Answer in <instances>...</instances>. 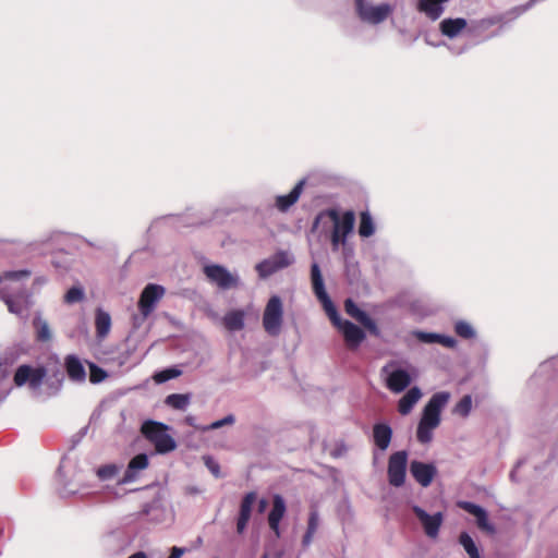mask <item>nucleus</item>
I'll return each instance as SVG.
<instances>
[{
	"label": "nucleus",
	"instance_id": "obj_1",
	"mask_svg": "<svg viewBox=\"0 0 558 558\" xmlns=\"http://www.w3.org/2000/svg\"><path fill=\"white\" fill-rule=\"evenodd\" d=\"M355 215L351 210L340 214L337 209H327L320 213L315 220L314 226L322 225L323 230L330 232V243L333 252L338 251L340 245L345 246L347 238L353 232Z\"/></svg>",
	"mask_w": 558,
	"mask_h": 558
},
{
	"label": "nucleus",
	"instance_id": "obj_2",
	"mask_svg": "<svg viewBox=\"0 0 558 558\" xmlns=\"http://www.w3.org/2000/svg\"><path fill=\"white\" fill-rule=\"evenodd\" d=\"M450 400L448 391H439L432 396L423 409L422 417L417 426L416 437L422 444H427L433 438V430L440 424V413Z\"/></svg>",
	"mask_w": 558,
	"mask_h": 558
},
{
	"label": "nucleus",
	"instance_id": "obj_3",
	"mask_svg": "<svg viewBox=\"0 0 558 558\" xmlns=\"http://www.w3.org/2000/svg\"><path fill=\"white\" fill-rule=\"evenodd\" d=\"M170 427L161 422L148 420L142 424L141 433L154 445L157 453L166 454L177 448V441L169 434Z\"/></svg>",
	"mask_w": 558,
	"mask_h": 558
},
{
	"label": "nucleus",
	"instance_id": "obj_4",
	"mask_svg": "<svg viewBox=\"0 0 558 558\" xmlns=\"http://www.w3.org/2000/svg\"><path fill=\"white\" fill-rule=\"evenodd\" d=\"M166 289L156 283H148L142 291L137 303L142 317H134L135 327L141 324L154 312L159 301L163 298Z\"/></svg>",
	"mask_w": 558,
	"mask_h": 558
},
{
	"label": "nucleus",
	"instance_id": "obj_5",
	"mask_svg": "<svg viewBox=\"0 0 558 558\" xmlns=\"http://www.w3.org/2000/svg\"><path fill=\"white\" fill-rule=\"evenodd\" d=\"M283 323V304L278 295H272L264 310L263 327L265 331L272 337L281 332Z\"/></svg>",
	"mask_w": 558,
	"mask_h": 558
},
{
	"label": "nucleus",
	"instance_id": "obj_6",
	"mask_svg": "<svg viewBox=\"0 0 558 558\" xmlns=\"http://www.w3.org/2000/svg\"><path fill=\"white\" fill-rule=\"evenodd\" d=\"M355 8L359 17L373 25L383 23L393 12V7L387 2L373 4L366 0H355Z\"/></svg>",
	"mask_w": 558,
	"mask_h": 558
},
{
	"label": "nucleus",
	"instance_id": "obj_7",
	"mask_svg": "<svg viewBox=\"0 0 558 558\" xmlns=\"http://www.w3.org/2000/svg\"><path fill=\"white\" fill-rule=\"evenodd\" d=\"M331 323L342 333L344 342L350 350H356L365 339V332L355 324L342 320L335 308V315L327 314Z\"/></svg>",
	"mask_w": 558,
	"mask_h": 558
},
{
	"label": "nucleus",
	"instance_id": "obj_8",
	"mask_svg": "<svg viewBox=\"0 0 558 558\" xmlns=\"http://www.w3.org/2000/svg\"><path fill=\"white\" fill-rule=\"evenodd\" d=\"M294 263V256L288 251H278L270 257L262 260L255 266L258 276L263 279L284 269Z\"/></svg>",
	"mask_w": 558,
	"mask_h": 558
},
{
	"label": "nucleus",
	"instance_id": "obj_9",
	"mask_svg": "<svg viewBox=\"0 0 558 558\" xmlns=\"http://www.w3.org/2000/svg\"><path fill=\"white\" fill-rule=\"evenodd\" d=\"M408 452L400 450L392 453L388 460V482L393 487H401L405 482Z\"/></svg>",
	"mask_w": 558,
	"mask_h": 558
},
{
	"label": "nucleus",
	"instance_id": "obj_10",
	"mask_svg": "<svg viewBox=\"0 0 558 558\" xmlns=\"http://www.w3.org/2000/svg\"><path fill=\"white\" fill-rule=\"evenodd\" d=\"M204 272L208 280L222 290L236 288L240 284V278L236 274L230 272L220 265H208L204 267Z\"/></svg>",
	"mask_w": 558,
	"mask_h": 558
},
{
	"label": "nucleus",
	"instance_id": "obj_11",
	"mask_svg": "<svg viewBox=\"0 0 558 558\" xmlns=\"http://www.w3.org/2000/svg\"><path fill=\"white\" fill-rule=\"evenodd\" d=\"M412 511L420 521L425 535L430 539H436L444 523V514L441 512L429 514L418 506H413Z\"/></svg>",
	"mask_w": 558,
	"mask_h": 558
},
{
	"label": "nucleus",
	"instance_id": "obj_12",
	"mask_svg": "<svg viewBox=\"0 0 558 558\" xmlns=\"http://www.w3.org/2000/svg\"><path fill=\"white\" fill-rule=\"evenodd\" d=\"M47 375L44 367L33 368L28 365H21L14 375V383L21 387L28 383V386L33 390H37L43 385V381Z\"/></svg>",
	"mask_w": 558,
	"mask_h": 558
},
{
	"label": "nucleus",
	"instance_id": "obj_13",
	"mask_svg": "<svg viewBox=\"0 0 558 558\" xmlns=\"http://www.w3.org/2000/svg\"><path fill=\"white\" fill-rule=\"evenodd\" d=\"M0 298L7 304L10 313L22 318L27 317V312L32 305L31 298L25 292L12 295L5 287L0 290Z\"/></svg>",
	"mask_w": 558,
	"mask_h": 558
},
{
	"label": "nucleus",
	"instance_id": "obj_14",
	"mask_svg": "<svg viewBox=\"0 0 558 558\" xmlns=\"http://www.w3.org/2000/svg\"><path fill=\"white\" fill-rule=\"evenodd\" d=\"M311 280L313 291L316 298L322 303L326 314L335 315V305L332 304L329 295L326 292L323 275L317 263H313L311 267Z\"/></svg>",
	"mask_w": 558,
	"mask_h": 558
},
{
	"label": "nucleus",
	"instance_id": "obj_15",
	"mask_svg": "<svg viewBox=\"0 0 558 558\" xmlns=\"http://www.w3.org/2000/svg\"><path fill=\"white\" fill-rule=\"evenodd\" d=\"M393 363L387 364L383 367V373L387 374L386 386L387 388L399 393L403 391L411 383L410 374L402 368L391 369Z\"/></svg>",
	"mask_w": 558,
	"mask_h": 558
},
{
	"label": "nucleus",
	"instance_id": "obj_16",
	"mask_svg": "<svg viewBox=\"0 0 558 558\" xmlns=\"http://www.w3.org/2000/svg\"><path fill=\"white\" fill-rule=\"evenodd\" d=\"M410 473L421 486L427 487L437 474V469L433 463L413 460L410 463Z\"/></svg>",
	"mask_w": 558,
	"mask_h": 558
},
{
	"label": "nucleus",
	"instance_id": "obj_17",
	"mask_svg": "<svg viewBox=\"0 0 558 558\" xmlns=\"http://www.w3.org/2000/svg\"><path fill=\"white\" fill-rule=\"evenodd\" d=\"M459 506L464 511L476 518V524L481 530L490 534L495 533V526L489 522L487 512L484 508L470 501H462Z\"/></svg>",
	"mask_w": 558,
	"mask_h": 558
},
{
	"label": "nucleus",
	"instance_id": "obj_18",
	"mask_svg": "<svg viewBox=\"0 0 558 558\" xmlns=\"http://www.w3.org/2000/svg\"><path fill=\"white\" fill-rule=\"evenodd\" d=\"M286 501L280 495H275L272 500V509L268 514V523L271 531L277 537L280 536L279 524L286 513Z\"/></svg>",
	"mask_w": 558,
	"mask_h": 558
},
{
	"label": "nucleus",
	"instance_id": "obj_19",
	"mask_svg": "<svg viewBox=\"0 0 558 558\" xmlns=\"http://www.w3.org/2000/svg\"><path fill=\"white\" fill-rule=\"evenodd\" d=\"M306 181L305 179L300 180L295 186L291 190V192L287 195H278L275 201V206L281 213H286L293 206L300 198L304 185Z\"/></svg>",
	"mask_w": 558,
	"mask_h": 558
},
{
	"label": "nucleus",
	"instance_id": "obj_20",
	"mask_svg": "<svg viewBox=\"0 0 558 558\" xmlns=\"http://www.w3.org/2000/svg\"><path fill=\"white\" fill-rule=\"evenodd\" d=\"M256 501V494L254 492L245 494L240 505V512L236 522V531L242 534L251 519L252 508Z\"/></svg>",
	"mask_w": 558,
	"mask_h": 558
},
{
	"label": "nucleus",
	"instance_id": "obj_21",
	"mask_svg": "<svg viewBox=\"0 0 558 558\" xmlns=\"http://www.w3.org/2000/svg\"><path fill=\"white\" fill-rule=\"evenodd\" d=\"M149 464L148 457L145 453L135 456L128 464V469L120 480V484H129L137 478V473L145 470Z\"/></svg>",
	"mask_w": 558,
	"mask_h": 558
},
{
	"label": "nucleus",
	"instance_id": "obj_22",
	"mask_svg": "<svg viewBox=\"0 0 558 558\" xmlns=\"http://www.w3.org/2000/svg\"><path fill=\"white\" fill-rule=\"evenodd\" d=\"M449 0H418L417 10L430 21H437L445 12Z\"/></svg>",
	"mask_w": 558,
	"mask_h": 558
},
{
	"label": "nucleus",
	"instance_id": "obj_23",
	"mask_svg": "<svg viewBox=\"0 0 558 558\" xmlns=\"http://www.w3.org/2000/svg\"><path fill=\"white\" fill-rule=\"evenodd\" d=\"M246 312L244 310H231L222 317L223 327L230 331H240L245 326Z\"/></svg>",
	"mask_w": 558,
	"mask_h": 558
},
{
	"label": "nucleus",
	"instance_id": "obj_24",
	"mask_svg": "<svg viewBox=\"0 0 558 558\" xmlns=\"http://www.w3.org/2000/svg\"><path fill=\"white\" fill-rule=\"evenodd\" d=\"M65 369L69 378L76 383H83L86 378V371L81 360L75 355L65 357Z\"/></svg>",
	"mask_w": 558,
	"mask_h": 558
},
{
	"label": "nucleus",
	"instance_id": "obj_25",
	"mask_svg": "<svg viewBox=\"0 0 558 558\" xmlns=\"http://www.w3.org/2000/svg\"><path fill=\"white\" fill-rule=\"evenodd\" d=\"M466 20L462 17L445 19L439 24V31L444 36L454 38L466 27Z\"/></svg>",
	"mask_w": 558,
	"mask_h": 558
},
{
	"label": "nucleus",
	"instance_id": "obj_26",
	"mask_svg": "<svg viewBox=\"0 0 558 558\" xmlns=\"http://www.w3.org/2000/svg\"><path fill=\"white\" fill-rule=\"evenodd\" d=\"M392 429L388 424L378 423L373 427V438L375 445L381 450L385 451L391 441Z\"/></svg>",
	"mask_w": 558,
	"mask_h": 558
},
{
	"label": "nucleus",
	"instance_id": "obj_27",
	"mask_svg": "<svg viewBox=\"0 0 558 558\" xmlns=\"http://www.w3.org/2000/svg\"><path fill=\"white\" fill-rule=\"evenodd\" d=\"M422 397V391L418 387H412L408 392L399 400L398 411L402 415L409 414L413 407L418 402Z\"/></svg>",
	"mask_w": 558,
	"mask_h": 558
},
{
	"label": "nucleus",
	"instance_id": "obj_28",
	"mask_svg": "<svg viewBox=\"0 0 558 558\" xmlns=\"http://www.w3.org/2000/svg\"><path fill=\"white\" fill-rule=\"evenodd\" d=\"M95 326L97 337L102 339L105 338L111 328V317L108 312H105L101 308H97L96 317H95Z\"/></svg>",
	"mask_w": 558,
	"mask_h": 558
},
{
	"label": "nucleus",
	"instance_id": "obj_29",
	"mask_svg": "<svg viewBox=\"0 0 558 558\" xmlns=\"http://www.w3.org/2000/svg\"><path fill=\"white\" fill-rule=\"evenodd\" d=\"M33 325L36 330L37 340L41 342H48L51 340L52 333L49 324L46 319L43 318L40 313H37L34 317Z\"/></svg>",
	"mask_w": 558,
	"mask_h": 558
},
{
	"label": "nucleus",
	"instance_id": "obj_30",
	"mask_svg": "<svg viewBox=\"0 0 558 558\" xmlns=\"http://www.w3.org/2000/svg\"><path fill=\"white\" fill-rule=\"evenodd\" d=\"M319 523L320 520L317 510H311L308 515L307 529L302 539V544L304 547L311 545L313 537L319 527Z\"/></svg>",
	"mask_w": 558,
	"mask_h": 558
},
{
	"label": "nucleus",
	"instance_id": "obj_31",
	"mask_svg": "<svg viewBox=\"0 0 558 558\" xmlns=\"http://www.w3.org/2000/svg\"><path fill=\"white\" fill-rule=\"evenodd\" d=\"M375 233V223L373 218L368 211L361 213L360 216V225H359V234L362 238H369Z\"/></svg>",
	"mask_w": 558,
	"mask_h": 558
},
{
	"label": "nucleus",
	"instance_id": "obj_32",
	"mask_svg": "<svg viewBox=\"0 0 558 558\" xmlns=\"http://www.w3.org/2000/svg\"><path fill=\"white\" fill-rule=\"evenodd\" d=\"M165 403L175 410H185L190 404V396L172 393L167 396Z\"/></svg>",
	"mask_w": 558,
	"mask_h": 558
},
{
	"label": "nucleus",
	"instance_id": "obj_33",
	"mask_svg": "<svg viewBox=\"0 0 558 558\" xmlns=\"http://www.w3.org/2000/svg\"><path fill=\"white\" fill-rule=\"evenodd\" d=\"M459 543L464 548L470 558H481L475 542L466 532H462L460 534Z\"/></svg>",
	"mask_w": 558,
	"mask_h": 558
},
{
	"label": "nucleus",
	"instance_id": "obj_34",
	"mask_svg": "<svg viewBox=\"0 0 558 558\" xmlns=\"http://www.w3.org/2000/svg\"><path fill=\"white\" fill-rule=\"evenodd\" d=\"M454 332L463 339H473L476 336L474 327L466 320L460 319L454 323Z\"/></svg>",
	"mask_w": 558,
	"mask_h": 558
},
{
	"label": "nucleus",
	"instance_id": "obj_35",
	"mask_svg": "<svg viewBox=\"0 0 558 558\" xmlns=\"http://www.w3.org/2000/svg\"><path fill=\"white\" fill-rule=\"evenodd\" d=\"M355 320L359 322L364 328H366L373 336H379L380 331L377 327V324L369 317L366 312L362 311L359 313Z\"/></svg>",
	"mask_w": 558,
	"mask_h": 558
},
{
	"label": "nucleus",
	"instance_id": "obj_36",
	"mask_svg": "<svg viewBox=\"0 0 558 558\" xmlns=\"http://www.w3.org/2000/svg\"><path fill=\"white\" fill-rule=\"evenodd\" d=\"M181 375V371L175 367L166 368L154 374L153 378L156 384H163L170 379Z\"/></svg>",
	"mask_w": 558,
	"mask_h": 558
},
{
	"label": "nucleus",
	"instance_id": "obj_37",
	"mask_svg": "<svg viewBox=\"0 0 558 558\" xmlns=\"http://www.w3.org/2000/svg\"><path fill=\"white\" fill-rule=\"evenodd\" d=\"M120 468L117 464H106L97 469L96 474L101 481H110L117 476Z\"/></svg>",
	"mask_w": 558,
	"mask_h": 558
},
{
	"label": "nucleus",
	"instance_id": "obj_38",
	"mask_svg": "<svg viewBox=\"0 0 558 558\" xmlns=\"http://www.w3.org/2000/svg\"><path fill=\"white\" fill-rule=\"evenodd\" d=\"M85 298V291L80 286H74L68 290L64 295V302L68 304H74L83 301Z\"/></svg>",
	"mask_w": 558,
	"mask_h": 558
},
{
	"label": "nucleus",
	"instance_id": "obj_39",
	"mask_svg": "<svg viewBox=\"0 0 558 558\" xmlns=\"http://www.w3.org/2000/svg\"><path fill=\"white\" fill-rule=\"evenodd\" d=\"M472 410V397L465 395L454 407L453 413L466 417Z\"/></svg>",
	"mask_w": 558,
	"mask_h": 558
},
{
	"label": "nucleus",
	"instance_id": "obj_40",
	"mask_svg": "<svg viewBox=\"0 0 558 558\" xmlns=\"http://www.w3.org/2000/svg\"><path fill=\"white\" fill-rule=\"evenodd\" d=\"M31 276V271L27 270V269H22V270H11V271H5L3 274V278L5 280H11V281H21V280H25V279H28Z\"/></svg>",
	"mask_w": 558,
	"mask_h": 558
},
{
	"label": "nucleus",
	"instance_id": "obj_41",
	"mask_svg": "<svg viewBox=\"0 0 558 558\" xmlns=\"http://www.w3.org/2000/svg\"><path fill=\"white\" fill-rule=\"evenodd\" d=\"M107 377L106 372L95 364H90L89 380L93 384H98Z\"/></svg>",
	"mask_w": 558,
	"mask_h": 558
},
{
	"label": "nucleus",
	"instance_id": "obj_42",
	"mask_svg": "<svg viewBox=\"0 0 558 558\" xmlns=\"http://www.w3.org/2000/svg\"><path fill=\"white\" fill-rule=\"evenodd\" d=\"M203 461L206 468L215 477H220V465L213 457L204 456Z\"/></svg>",
	"mask_w": 558,
	"mask_h": 558
},
{
	"label": "nucleus",
	"instance_id": "obj_43",
	"mask_svg": "<svg viewBox=\"0 0 558 558\" xmlns=\"http://www.w3.org/2000/svg\"><path fill=\"white\" fill-rule=\"evenodd\" d=\"M234 423V416L233 415H227L221 420L213 422L208 426H204L201 429L202 430H209V429H218L227 424H233Z\"/></svg>",
	"mask_w": 558,
	"mask_h": 558
},
{
	"label": "nucleus",
	"instance_id": "obj_44",
	"mask_svg": "<svg viewBox=\"0 0 558 558\" xmlns=\"http://www.w3.org/2000/svg\"><path fill=\"white\" fill-rule=\"evenodd\" d=\"M414 336L421 342H424V343H437L438 333L425 332V331H414Z\"/></svg>",
	"mask_w": 558,
	"mask_h": 558
},
{
	"label": "nucleus",
	"instance_id": "obj_45",
	"mask_svg": "<svg viewBox=\"0 0 558 558\" xmlns=\"http://www.w3.org/2000/svg\"><path fill=\"white\" fill-rule=\"evenodd\" d=\"M537 1L538 0H530L526 4H524L522 7H517V8L512 9L511 11H509L507 14L510 15L511 20H514L518 16H520L522 13H524L525 11L531 9Z\"/></svg>",
	"mask_w": 558,
	"mask_h": 558
},
{
	"label": "nucleus",
	"instance_id": "obj_46",
	"mask_svg": "<svg viewBox=\"0 0 558 558\" xmlns=\"http://www.w3.org/2000/svg\"><path fill=\"white\" fill-rule=\"evenodd\" d=\"M344 308H345L347 314L350 315L354 319L356 318L359 313L362 312V310L359 308V306L350 299L345 301Z\"/></svg>",
	"mask_w": 558,
	"mask_h": 558
},
{
	"label": "nucleus",
	"instance_id": "obj_47",
	"mask_svg": "<svg viewBox=\"0 0 558 558\" xmlns=\"http://www.w3.org/2000/svg\"><path fill=\"white\" fill-rule=\"evenodd\" d=\"M437 343H439L446 348H449V349H453L457 347V340L453 337L439 335V333H438V338H437Z\"/></svg>",
	"mask_w": 558,
	"mask_h": 558
},
{
	"label": "nucleus",
	"instance_id": "obj_48",
	"mask_svg": "<svg viewBox=\"0 0 558 558\" xmlns=\"http://www.w3.org/2000/svg\"><path fill=\"white\" fill-rule=\"evenodd\" d=\"M184 553V549L183 548H180V547H173L171 549V554L169 556V558H181V556L183 555Z\"/></svg>",
	"mask_w": 558,
	"mask_h": 558
},
{
	"label": "nucleus",
	"instance_id": "obj_49",
	"mask_svg": "<svg viewBox=\"0 0 558 558\" xmlns=\"http://www.w3.org/2000/svg\"><path fill=\"white\" fill-rule=\"evenodd\" d=\"M268 507V501L266 499H260L258 501V512L263 513Z\"/></svg>",
	"mask_w": 558,
	"mask_h": 558
},
{
	"label": "nucleus",
	"instance_id": "obj_50",
	"mask_svg": "<svg viewBox=\"0 0 558 558\" xmlns=\"http://www.w3.org/2000/svg\"><path fill=\"white\" fill-rule=\"evenodd\" d=\"M128 558H148V556L144 551H136Z\"/></svg>",
	"mask_w": 558,
	"mask_h": 558
},
{
	"label": "nucleus",
	"instance_id": "obj_51",
	"mask_svg": "<svg viewBox=\"0 0 558 558\" xmlns=\"http://www.w3.org/2000/svg\"><path fill=\"white\" fill-rule=\"evenodd\" d=\"M185 423L189 424L190 426L196 427L195 417L194 416H186L185 417Z\"/></svg>",
	"mask_w": 558,
	"mask_h": 558
},
{
	"label": "nucleus",
	"instance_id": "obj_52",
	"mask_svg": "<svg viewBox=\"0 0 558 558\" xmlns=\"http://www.w3.org/2000/svg\"><path fill=\"white\" fill-rule=\"evenodd\" d=\"M448 48H449V49H450V51H451L452 53H454V54H460V53H462V52L465 50V48L456 49V48H453V47H451V46H449Z\"/></svg>",
	"mask_w": 558,
	"mask_h": 558
},
{
	"label": "nucleus",
	"instance_id": "obj_53",
	"mask_svg": "<svg viewBox=\"0 0 558 558\" xmlns=\"http://www.w3.org/2000/svg\"><path fill=\"white\" fill-rule=\"evenodd\" d=\"M521 463H522V462H521V461H519V462L517 463V465H515L514 470L510 473V477H511V480H512V481H514V480H515V477H514V476H515V470L521 465Z\"/></svg>",
	"mask_w": 558,
	"mask_h": 558
},
{
	"label": "nucleus",
	"instance_id": "obj_54",
	"mask_svg": "<svg viewBox=\"0 0 558 558\" xmlns=\"http://www.w3.org/2000/svg\"><path fill=\"white\" fill-rule=\"evenodd\" d=\"M36 281H37L38 283L43 284V283H45V282H46V279H45V278H38Z\"/></svg>",
	"mask_w": 558,
	"mask_h": 558
},
{
	"label": "nucleus",
	"instance_id": "obj_55",
	"mask_svg": "<svg viewBox=\"0 0 558 558\" xmlns=\"http://www.w3.org/2000/svg\"><path fill=\"white\" fill-rule=\"evenodd\" d=\"M499 21H501V19L490 20V21H489V24H495V23H497V22H499Z\"/></svg>",
	"mask_w": 558,
	"mask_h": 558
}]
</instances>
